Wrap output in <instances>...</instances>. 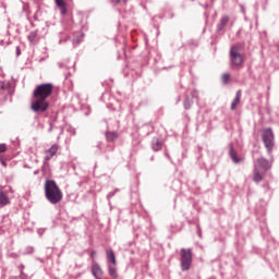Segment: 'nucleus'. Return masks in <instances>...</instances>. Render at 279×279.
<instances>
[{
    "mask_svg": "<svg viewBox=\"0 0 279 279\" xmlns=\"http://www.w3.org/2000/svg\"><path fill=\"white\" fill-rule=\"evenodd\" d=\"M44 190L47 202H49V204L52 206H56L62 202L64 194L56 181L47 179L44 185Z\"/></svg>",
    "mask_w": 279,
    "mask_h": 279,
    "instance_id": "1",
    "label": "nucleus"
},
{
    "mask_svg": "<svg viewBox=\"0 0 279 279\" xmlns=\"http://www.w3.org/2000/svg\"><path fill=\"white\" fill-rule=\"evenodd\" d=\"M253 182L259 184V182H263V178H265L267 171L271 169V162L265 157H260L258 159H255L253 161Z\"/></svg>",
    "mask_w": 279,
    "mask_h": 279,
    "instance_id": "2",
    "label": "nucleus"
},
{
    "mask_svg": "<svg viewBox=\"0 0 279 279\" xmlns=\"http://www.w3.org/2000/svg\"><path fill=\"white\" fill-rule=\"evenodd\" d=\"M229 62H230V69H243V64H245V59L243 58V54L241 53V46L240 45H233L230 48L229 51Z\"/></svg>",
    "mask_w": 279,
    "mask_h": 279,
    "instance_id": "3",
    "label": "nucleus"
},
{
    "mask_svg": "<svg viewBox=\"0 0 279 279\" xmlns=\"http://www.w3.org/2000/svg\"><path fill=\"white\" fill-rule=\"evenodd\" d=\"M262 141L264 143V147L266 148L268 156H271V154L274 153V147H276V138L274 135V130H271V128L263 130Z\"/></svg>",
    "mask_w": 279,
    "mask_h": 279,
    "instance_id": "4",
    "label": "nucleus"
},
{
    "mask_svg": "<svg viewBox=\"0 0 279 279\" xmlns=\"http://www.w3.org/2000/svg\"><path fill=\"white\" fill-rule=\"evenodd\" d=\"M53 94V85L51 83H43L38 85L34 92L33 97L39 99H47Z\"/></svg>",
    "mask_w": 279,
    "mask_h": 279,
    "instance_id": "5",
    "label": "nucleus"
},
{
    "mask_svg": "<svg viewBox=\"0 0 279 279\" xmlns=\"http://www.w3.org/2000/svg\"><path fill=\"white\" fill-rule=\"evenodd\" d=\"M180 256L181 270L189 271V269H191V265H193V250L181 248Z\"/></svg>",
    "mask_w": 279,
    "mask_h": 279,
    "instance_id": "6",
    "label": "nucleus"
},
{
    "mask_svg": "<svg viewBox=\"0 0 279 279\" xmlns=\"http://www.w3.org/2000/svg\"><path fill=\"white\" fill-rule=\"evenodd\" d=\"M31 110L35 112V114H43L49 110V102L45 98H35L31 105Z\"/></svg>",
    "mask_w": 279,
    "mask_h": 279,
    "instance_id": "7",
    "label": "nucleus"
},
{
    "mask_svg": "<svg viewBox=\"0 0 279 279\" xmlns=\"http://www.w3.org/2000/svg\"><path fill=\"white\" fill-rule=\"evenodd\" d=\"M60 149V145L53 144L50 148L45 150V160H51L53 156L58 154V150Z\"/></svg>",
    "mask_w": 279,
    "mask_h": 279,
    "instance_id": "8",
    "label": "nucleus"
},
{
    "mask_svg": "<svg viewBox=\"0 0 279 279\" xmlns=\"http://www.w3.org/2000/svg\"><path fill=\"white\" fill-rule=\"evenodd\" d=\"M228 23H230V16L228 15H222L221 19L219 20L217 26H216V31L219 32H223V29H226Z\"/></svg>",
    "mask_w": 279,
    "mask_h": 279,
    "instance_id": "9",
    "label": "nucleus"
},
{
    "mask_svg": "<svg viewBox=\"0 0 279 279\" xmlns=\"http://www.w3.org/2000/svg\"><path fill=\"white\" fill-rule=\"evenodd\" d=\"M12 85L8 81H0V95H11Z\"/></svg>",
    "mask_w": 279,
    "mask_h": 279,
    "instance_id": "10",
    "label": "nucleus"
},
{
    "mask_svg": "<svg viewBox=\"0 0 279 279\" xmlns=\"http://www.w3.org/2000/svg\"><path fill=\"white\" fill-rule=\"evenodd\" d=\"M162 140H160L159 137H153L150 142V147L153 151H162Z\"/></svg>",
    "mask_w": 279,
    "mask_h": 279,
    "instance_id": "11",
    "label": "nucleus"
},
{
    "mask_svg": "<svg viewBox=\"0 0 279 279\" xmlns=\"http://www.w3.org/2000/svg\"><path fill=\"white\" fill-rule=\"evenodd\" d=\"M229 147H230L229 156H230L232 162H234V165H239V162H243V158L239 157V155L234 150V147L232 146V144H230Z\"/></svg>",
    "mask_w": 279,
    "mask_h": 279,
    "instance_id": "12",
    "label": "nucleus"
},
{
    "mask_svg": "<svg viewBox=\"0 0 279 279\" xmlns=\"http://www.w3.org/2000/svg\"><path fill=\"white\" fill-rule=\"evenodd\" d=\"M106 258H107L108 265L117 266V256L114 255V251L112 248L106 250Z\"/></svg>",
    "mask_w": 279,
    "mask_h": 279,
    "instance_id": "13",
    "label": "nucleus"
},
{
    "mask_svg": "<svg viewBox=\"0 0 279 279\" xmlns=\"http://www.w3.org/2000/svg\"><path fill=\"white\" fill-rule=\"evenodd\" d=\"M92 274L96 279L104 278V270H101V266H99L97 263L92 265Z\"/></svg>",
    "mask_w": 279,
    "mask_h": 279,
    "instance_id": "14",
    "label": "nucleus"
},
{
    "mask_svg": "<svg viewBox=\"0 0 279 279\" xmlns=\"http://www.w3.org/2000/svg\"><path fill=\"white\" fill-rule=\"evenodd\" d=\"M107 143H114L119 138V133L117 131H107L105 133Z\"/></svg>",
    "mask_w": 279,
    "mask_h": 279,
    "instance_id": "15",
    "label": "nucleus"
},
{
    "mask_svg": "<svg viewBox=\"0 0 279 279\" xmlns=\"http://www.w3.org/2000/svg\"><path fill=\"white\" fill-rule=\"evenodd\" d=\"M27 39L31 45H38V41L40 40V37H38V31L31 32Z\"/></svg>",
    "mask_w": 279,
    "mask_h": 279,
    "instance_id": "16",
    "label": "nucleus"
},
{
    "mask_svg": "<svg viewBox=\"0 0 279 279\" xmlns=\"http://www.w3.org/2000/svg\"><path fill=\"white\" fill-rule=\"evenodd\" d=\"M241 96H242V92H241V89H239L235 93V97L231 104V107H230L231 110H236V106H239L241 104Z\"/></svg>",
    "mask_w": 279,
    "mask_h": 279,
    "instance_id": "17",
    "label": "nucleus"
},
{
    "mask_svg": "<svg viewBox=\"0 0 279 279\" xmlns=\"http://www.w3.org/2000/svg\"><path fill=\"white\" fill-rule=\"evenodd\" d=\"M56 5L60 9L61 16H65L68 10H66V2L64 0H54Z\"/></svg>",
    "mask_w": 279,
    "mask_h": 279,
    "instance_id": "18",
    "label": "nucleus"
},
{
    "mask_svg": "<svg viewBox=\"0 0 279 279\" xmlns=\"http://www.w3.org/2000/svg\"><path fill=\"white\" fill-rule=\"evenodd\" d=\"M10 204V198L8 197V194L0 190V207L3 208V206H8Z\"/></svg>",
    "mask_w": 279,
    "mask_h": 279,
    "instance_id": "19",
    "label": "nucleus"
},
{
    "mask_svg": "<svg viewBox=\"0 0 279 279\" xmlns=\"http://www.w3.org/2000/svg\"><path fill=\"white\" fill-rule=\"evenodd\" d=\"M108 271H109V276L113 279L119 278V272H117V266L109 264L108 265Z\"/></svg>",
    "mask_w": 279,
    "mask_h": 279,
    "instance_id": "20",
    "label": "nucleus"
},
{
    "mask_svg": "<svg viewBox=\"0 0 279 279\" xmlns=\"http://www.w3.org/2000/svg\"><path fill=\"white\" fill-rule=\"evenodd\" d=\"M48 171H49V160H45V158H44V162L41 166L43 175H45Z\"/></svg>",
    "mask_w": 279,
    "mask_h": 279,
    "instance_id": "21",
    "label": "nucleus"
},
{
    "mask_svg": "<svg viewBox=\"0 0 279 279\" xmlns=\"http://www.w3.org/2000/svg\"><path fill=\"white\" fill-rule=\"evenodd\" d=\"M184 110H191V106H193V100L191 98L186 97L183 102Z\"/></svg>",
    "mask_w": 279,
    "mask_h": 279,
    "instance_id": "22",
    "label": "nucleus"
},
{
    "mask_svg": "<svg viewBox=\"0 0 279 279\" xmlns=\"http://www.w3.org/2000/svg\"><path fill=\"white\" fill-rule=\"evenodd\" d=\"M221 82L226 86L230 82V73H223L221 76Z\"/></svg>",
    "mask_w": 279,
    "mask_h": 279,
    "instance_id": "23",
    "label": "nucleus"
},
{
    "mask_svg": "<svg viewBox=\"0 0 279 279\" xmlns=\"http://www.w3.org/2000/svg\"><path fill=\"white\" fill-rule=\"evenodd\" d=\"M8 151V145L7 144H0V154H5Z\"/></svg>",
    "mask_w": 279,
    "mask_h": 279,
    "instance_id": "24",
    "label": "nucleus"
},
{
    "mask_svg": "<svg viewBox=\"0 0 279 279\" xmlns=\"http://www.w3.org/2000/svg\"><path fill=\"white\" fill-rule=\"evenodd\" d=\"M0 162L2 165V167H8V161L5 160V157H3L2 155H0Z\"/></svg>",
    "mask_w": 279,
    "mask_h": 279,
    "instance_id": "25",
    "label": "nucleus"
},
{
    "mask_svg": "<svg viewBox=\"0 0 279 279\" xmlns=\"http://www.w3.org/2000/svg\"><path fill=\"white\" fill-rule=\"evenodd\" d=\"M191 95L194 99H197V97L199 96V92H197V89H193Z\"/></svg>",
    "mask_w": 279,
    "mask_h": 279,
    "instance_id": "26",
    "label": "nucleus"
},
{
    "mask_svg": "<svg viewBox=\"0 0 279 279\" xmlns=\"http://www.w3.org/2000/svg\"><path fill=\"white\" fill-rule=\"evenodd\" d=\"M114 192H109L108 194H107V199H108V202H110V198H112V197H114Z\"/></svg>",
    "mask_w": 279,
    "mask_h": 279,
    "instance_id": "27",
    "label": "nucleus"
},
{
    "mask_svg": "<svg viewBox=\"0 0 279 279\" xmlns=\"http://www.w3.org/2000/svg\"><path fill=\"white\" fill-rule=\"evenodd\" d=\"M25 269V265H20V275L23 276V270Z\"/></svg>",
    "mask_w": 279,
    "mask_h": 279,
    "instance_id": "28",
    "label": "nucleus"
},
{
    "mask_svg": "<svg viewBox=\"0 0 279 279\" xmlns=\"http://www.w3.org/2000/svg\"><path fill=\"white\" fill-rule=\"evenodd\" d=\"M16 56H17V57L21 56V46H17V47H16Z\"/></svg>",
    "mask_w": 279,
    "mask_h": 279,
    "instance_id": "29",
    "label": "nucleus"
},
{
    "mask_svg": "<svg viewBox=\"0 0 279 279\" xmlns=\"http://www.w3.org/2000/svg\"><path fill=\"white\" fill-rule=\"evenodd\" d=\"M121 1H123V3H128V0H116V4L119 5V3H121Z\"/></svg>",
    "mask_w": 279,
    "mask_h": 279,
    "instance_id": "30",
    "label": "nucleus"
},
{
    "mask_svg": "<svg viewBox=\"0 0 279 279\" xmlns=\"http://www.w3.org/2000/svg\"><path fill=\"white\" fill-rule=\"evenodd\" d=\"M197 228H198L197 234H198L199 239H202V228H199V227H197Z\"/></svg>",
    "mask_w": 279,
    "mask_h": 279,
    "instance_id": "31",
    "label": "nucleus"
},
{
    "mask_svg": "<svg viewBox=\"0 0 279 279\" xmlns=\"http://www.w3.org/2000/svg\"><path fill=\"white\" fill-rule=\"evenodd\" d=\"M97 254V252L96 251H92V253H90V258H95V255Z\"/></svg>",
    "mask_w": 279,
    "mask_h": 279,
    "instance_id": "32",
    "label": "nucleus"
},
{
    "mask_svg": "<svg viewBox=\"0 0 279 279\" xmlns=\"http://www.w3.org/2000/svg\"><path fill=\"white\" fill-rule=\"evenodd\" d=\"M80 43H82V40H80V39H74V40H73V44H74V45H75V44H76V45H80Z\"/></svg>",
    "mask_w": 279,
    "mask_h": 279,
    "instance_id": "33",
    "label": "nucleus"
},
{
    "mask_svg": "<svg viewBox=\"0 0 279 279\" xmlns=\"http://www.w3.org/2000/svg\"><path fill=\"white\" fill-rule=\"evenodd\" d=\"M53 131V124L50 123V128L48 129V132H52Z\"/></svg>",
    "mask_w": 279,
    "mask_h": 279,
    "instance_id": "34",
    "label": "nucleus"
},
{
    "mask_svg": "<svg viewBox=\"0 0 279 279\" xmlns=\"http://www.w3.org/2000/svg\"><path fill=\"white\" fill-rule=\"evenodd\" d=\"M166 158H168L169 160H171V156L169 155V153L165 154Z\"/></svg>",
    "mask_w": 279,
    "mask_h": 279,
    "instance_id": "35",
    "label": "nucleus"
},
{
    "mask_svg": "<svg viewBox=\"0 0 279 279\" xmlns=\"http://www.w3.org/2000/svg\"><path fill=\"white\" fill-rule=\"evenodd\" d=\"M38 173H40V170H39V169H37V170L34 171V175H38Z\"/></svg>",
    "mask_w": 279,
    "mask_h": 279,
    "instance_id": "36",
    "label": "nucleus"
},
{
    "mask_svg": "<svg viewBox=\"0 0 279 279\" xmlns=\"http://www.w3.org/2000/svg\"><path fill=\"white\" fill-rule=\"evenodd\" d=\"M119 191H121V190L114 189L113 193L117 195V193H119Z\"/></svg>",
    "mask_w": 279,
    "mask_h": 279,
    "instance_id": "37",
    "label": "nucleus"
},
{
    "mask_svg": "<svg viewBox=\"0 0 279 279\" xmlns=\"http://www.w3.org/2000/svg\"><path fill=\"white\" fill-rule=\"evenodd\" d=\"M34 21H38V15L37 14L34 15Z\"/></svg>",
    "mask_w": 279,
    "mask_h": 279,
    "instance_id": "38",
    "label": "nucleus"
},
{
    "mask_svg": "<svg viewBox=\"0 0 279 279\" xmlns=\"http://www.w3.org/2000/svg\"><path fill=\"white\" fill-rule=\"evenodd\" d=\"M242 12L245 14V8H243V5H241Z\"/></svg>",
    "mask_w": 279,
    "mask_h": 279,
    "instance_id": "39",
    "label": "nucleus"
},
{
    "mask_svg": "<svg viewBox=\"0 0 279 279\" xmlns=\"http://www.w3.org/2000/svg\"><path fill=\"white\" fill-rule=\"evenodd\" d=\"M97 147H98V149H100V147H101V143H98Z\"/></svg>",
    "mask_w": 279,
    "mask_h": 279,
    "instance_id": "40",
    "label": "nucleus"
},
{
    "mask_svg": "<svg viewBox=\"0 0 279 279\" xmlns=\"http://www.w3.org/2000/svg\"><path fill=\"white\" fill-rule=\"evenodd\" d=\"M150 160H151V161H154V160H155V157H154V156H151V157H150Z\"/></svg>",
    "mask_w": 279,
    "mask_h": 279,
    "instance_id": "41",
    "label": "nucleus"
},
{
    "mask_svg": "<svg viewBox=\"0 0 279 279\" xmlns=\"http://www.w3.org/2000/svg\"><path fill=\"white\" fill-rule=\"evenodd\" d=\"M34 253V247H31V254Z\"/></svg>",
    "mask_w": 279,
    "mask_h": 279,
    "instance_id": "42",
    "label": "nucleus"
},
{
    "mask_svg": "<svg viewBox=\"0 0 279 279\" xmlns=\"http://www.w3.org/2000/svg\"><path fill=\"white\" fill-rule=\"evenodd\" d=\"M24 167H25V169H31L29 166H24Z\"/></svg>",
    "mask_w": 279,
    "mask_h": 279,
    "instance_id": "43",
    "label": "nucleus"
},
{
    "mask_svg": "<svg viewBox=\"0 0 279 279\" xmlns=\"http://www.w3.org/2000/svg\"><path fill=\"white\" fill-rule=\"evenodd\" d=\"M256 154V151H253V158H254V155Z\"/></svg>",
    "mask_w": 279,
    "mask_h": 279,
    "instance_id": "44",
    "label": "nucleus"
},
{
    "mask_svg": "<svg viewBox=\"0 0 279 279\" xmlns=\"http://www.w3.org/2000/svg\"><path fill=\"white\" fill-rule=\"evenodd\" d=\"M178 101H180V97L178 98Z\"/></svg>",
    "mask_w": 279,
    "mask_h": 279,
    "instance_id": "45",
    "label": "nucleus"
}]
</instances>
